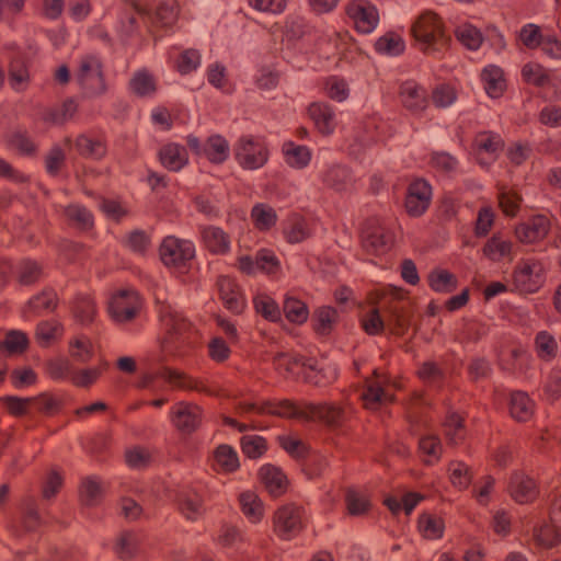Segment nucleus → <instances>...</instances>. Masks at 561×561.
Masks as SVG:
<instances>
[{"mask_svg":"<svg viewBox=\"0 0 561 561\" xmlns=\"http://www.w3.org/2000/svg\"><path fill=\"white\" fill-rule=\"evenodd\" d=\"M251 218L259 230H268L276 224L275 210L266 204H256L251 211Z\"/></svg>","mask_w":561,"mask_h":561,"instance_id":"603ef678","label":"nucleus"},{"mask_svg":"<svg viewBox=\"0 0 561 561\" xmlns=\"http://www.w3.org/2000/svg\"><path fill=\"white\" fill-rule=\"evenodd\" d=\"M161 377L164 378L171 385L183 389L193 390L202 393L213 394L214 392L205 385L201 379L193 378L183 371L164 367Z\"/></svg>","mask_w":561,"mask_h":561,"instance_id":"b1692460","label":"nucleus"},{"mask_svg":"<svg viewBox=\"0 0 561 561\" xmlns=\"http://www.w3.org/2000/svg\"><path fill=\"white\" fill-rule=\"evenodd\" d=\"M413 314L412 302L401 288L393 287L382 298L381 309L369 310L362 319L363 329L369 335H377L385 329L402 336L408 332Z\"/></svg>","mask_w":561,"mask_h":561,"instance_id":"f257e3e1","label":"nucleus"},{"mask_svg":"<svg viewBox=\"0 0 561 561\" xmlns=\"http://www.w3.org/2000/svg\"><path fill=\"white\" fill-rule=\"evenodd\" d=\"M345 503L347 513L352 516L365 515L370 508L369 500L354 489H348L345 493Z\"/></svg>","mask_w":561,"mask_h":561,"instance_id":"5fc2aeb1","label":"nucleus"},{"mask_svg":"<svg viewBox=\"0 0 561 561\" xmlns=\"http://www.w3.org/2000/svg\"><path fill=\"white\" fill-rule=\"evenodd\" d=\"M10 48L15 50L9 64V82L15 91H23L30 81L28 59L14 45Z\"/></svg>","mask_w":561,"mask_h":561,"instance_id":"6ab92c4d","label":"nucleus"},{"mask_svg":"<svg viewBox=\"0 0 561 561\" xmlns=\"http://www.w3.org/2000/svg\"><path fill=\"white\" fill-rule=\"evenodd\" d=\"M503 140L500 135L483 131L476 136L474 146L479 152H486L490 154H495L497 151L503 148Z\"/></svg>","mask_w":561,"mask_h":561,"instance_id":"4d7b16f0","label":"nucleus"},{"mask_svg":"<svg viewBox=\"0 0 561 561\" xmlns=\"http://www.w3.org/2000/svg\"><path fill=\"white\" fill-rule=\"evenodd\" d=\"M322 182L327 187L342 192L352 184V174L345 165L333 164L323 172Z\"/></svg>","mask_w":561,"mask_h":561,"instance_id":"c756f323","label":"nucleus"},{"mask_svg":"<svg viewBox=\"0 0 561 561\" xmlns=\"http://www.w3.org/2000/svg\"><path fill=\"white\" fill-rule=\"evenodd\" d=\"M283 152L286 162L296 169L307 167L311 159V152L306 146L295 145L291 141L284 144Z\"/></svg>","mask_w":561,"mask_h":561,"instance_id":"a19ab883","label":"nucleus"},{"mask_svg":"<svg viewBox=\"0 0 561 561\" xmlns=\"http://www.w3.org/2000/svg\"><path fill=\"white\" fill-rule=\"evenodd\" d=\"M260 478L272 496H280L287 489V479L282 470L273 465H265L260 469Z\"/></svg>","mask_w":561,"mask_h":561,"instance_id":"393cba45","label":"nucleus"},{"mask_svg":"<svg viewBox=\"0 0 561 561\" xmlns=\"http://www.w3.org/2000/svg\"><path fill=\"white\" fill-rule=\"evenodd\" d=\"M308 113L322 135H331L334 131L335 113L329 104L313 102L309 105Z\"/></svg>","mask_w":561,"mask_h":561,"instance_id":"5701e85b","label":"nucleus"},{"mask_svg":"<svg viewBox=\"0 0 561 561\" xmlns=\"http://www.w3.org/2000/svg\"><path fill=\"white\" fill-rule=\"evenodd\" d=\"M239 502L242 513L252 523H259L264 515V506L260 497L251 491L240 494Z\"/></svg>","mask_w":561,"mask_h":561,"instance_id":"ea45409f","label":"nucleus"},{"mask_svg":"<svg viewBox=\"0 0 561 561\" xmlns=\"http://www.w3.org/2000/svg\"><path fill=\"white\" fill-rule=\"evenodd\" d=\"M163 322L167 328V336L162 343L163 352L175 358L184 357L187 354L186 346L190 344L186 334L191 323L176 311L165 312Z\"/></svg>","mask_w":561,"mask_h":561,"instance_id":"20e7f679","label":"nucleus"},{"mask_svg":"<svg viewBox=\"0 0 561 561\" xmlns=\"http://www.w3.org/2000/svg\"><path fill=\"white\" fill-rule=\"evenodd\" d=\"M195 254L194 245L188 240L169 236L160 245V257L164 265L181 268L186 266Z\"/></svg>","mask_w":561,"mask_h":561,"instance_id":"9d476101","label":"nucleus"},{"mask_svg":"<svg viewBox=\"0 0 561 561\" xmlns=\"http://www.w3.org/2000/svg\"><path fill=\"white\" fill-rule=\"evenodd\" d=\"M283 311L288 321L297 324L306 322L309 316L307 305L294 297H287L285 299Z\"/></svg>","mask_w":561,"mask_h":561,"instance_id":"3c124183","label":"nucleus"},{"mask_svg":"<svg viewBox=\"0 0 561 561\" xmlns=\"http://www.w3.org/2000/svg\"><path fill=\"white\" fill-rule=\"evenodd\" d=\"M140 537L131 530L121 531L114 540L113 552L123 561L136 558L140 552Z\"/></svg>","mask_w":561,"mask_h":561,"instance_id":"4be33fe9","label":"nucleus"},{"mask_svg":"<svg viewBox=\"0 0 561 561\" xmlns=\"http://www.w3.org/2000/svg\"><path fill=\"white\" fill-rule=\"evenodd\" d=\"M203 154L213 163H222L229 156V144L224 137L214 135L204 145Z\"/></svg>","mask_w":561,"mask_h":561,"instance_id":"4c0bfd02","label":"nucleus"},{"mask_svg":"<svg viewBox=\"0 0 561 561\" xmlns=\"http://www.w3.org/2000/svg\"><path fill=\"white\" fill-rule=\"evenodd\" d=\"M217 285L225 307L233 313H241L245 307V301L234 279L228 276H220Z\"/></svg>","mask_w":561,"mask_h":561,"instance_id":"a211bd4d","label":"nucleus"},{"mask_svg":"<svg viewBox=\"0 0 561 561\" xmlns=\"http://www.w3.org/2000/svg\"><path fill=\"white\" fill-rule=\"evenodd\" d=\"M234 157L238 163L245 170L262 168L267 159V148L253 137L243 136L234 147Z\"/></svg>","mask_w":561,"mask_h":561,"instance_id":"1a4fd4ad","label":"nucleus"},{"mask_svg":"<svg viewBox=\"0 0 561 561\" xmlns=\"http://www.w3.org/2000/svg\"><path fill=\"white\" fill-rule=\"evenodd\" d=\"M28 345V339L25 333L21 331H10L7 333L5 339L0 343V348H4L10 354L23 353Z\"/></svg>","mask_w":561,"mask_h":561,"instance_id":"e2e57ef3","label":"nucleus"},{"mask_svg":"<svg viewBox=\"0 0 561 561\" xmlns=\"http://www.w3.org/2000/svg\"><path fill=\"white\" fill-rule=\"evenodd\" d=\"M129 88L138 96L152 95L156 90V80L152 75L146 70L137 71L129 81Z\"/></svg>","mask_w":561,"mask_h":561,"instance_id":"c03bdc74","label":"nucleus"},{"mask_svg":"<svg viewBox=\"0 0 561 561\" xmlns=\"http://www.w3.org/2000/svg\"><path fill=\"white\" fill-rule=\"evenodd\" d=\"M445 436L449 444L457 445L463 439V420L456 413H450L444 423Z\"/></svg>","mask_w":561,"mask_h":561,"instance_id":"680f3d73","label":"nucleus"},{"mask_svg":"<svg viewBox=\"0 0 561 561\" xmlns=\"http://www.w3.org/2000/svg\"><path fill=\"white\" fill-rule=\"evenodd\" d=\"M508 491L511 496L520 504L534 501L538 494L534 479L522 472L512 474Z\"/></svg>","mask_w":561,"mask_h":561,"instance_id":"aec40b11","label":"nucleus"},{"mask_svg":"<svg viewBox=\"0 0 561 561\" xmlns=\"http://www.w3.org/2000/svg\"><path fill=\"white\" fill-rule=\"evenodd\" d=\"M304 508L294 503L279 506L273 515V530L283 540H291L304 527Z\"/></svg>","mask_w":561,"mask_h":561,"instance_id":"423d86ee","label":"nucleus"},{"mask_svg":"<svg viewBox=\"0 0 561 561\" xmlns=\"http://www.w3.org/2000/svg\"><path fill=\"white\" fill-rule=\"evenodd\" d=\"M305 357L290 353H277L273 356L275 370L284 377L300 375V368Z\"/></svg>","mask_w":561,"mask_h":561,"instance_id":"c9c22d12","label":"nucleus"},{"mask_svg":"<svg viewBox=\"0 0 561 561\" xmlns=\"http://www.w3.org/2000/svg\"><path fill=\"white\" fill-rule=\"evenodd\" d=\"M241 449L245 456L255 459L266 451V442L259 435H244L241 438Z\"/></svg>","mask_w":561,"mask_h":561,"instance_id":"338daca9","label":"nucleus"},{"mask_svg":"<svg viewBox=\"0 0 561 561\" xmlns=\"http://www.w3.org/2000/svg\"><path fill=\"white\" fill-rule=\"evenodd\" d=\"M78 153L85 159L100 160L106 154V145L99 138L79 135L75 140Z\"/></svg>","mask_w":561,"mask_h":561,"instance_id":"473e14b6","label":"nucleus"},{"mask_svg":"<svg viewBox=\"0 0 561 561\" xmlns=\"http://www.w3.org/2000/svg\"><path fill=\"white\" fill-rule=\"evenodd\" d=\"M161 163L170 171L181 170L188 161L186 148L178 144H168L159 151Z\"/></svg>","mask_w":561,"mask_h":561,"instance_id":"7c9ffc66","label":"nucleus"},{"mask_svg":"<svg viewBox=\"0 0 561 561\" xmlns=\"http://www.w3.org/2000/svg\"><path fill=\"white\" fill-rule=\"evenodd\" d=\"M203 409L190 402H179L171 410V421L175 428L183 434H192L202 424Z\"/></svg>","mask_w":561,"mask_h":561,"instance_id":"f8f14e48","label":"nucleus"},{"mask_svg":"<svg viewBox=\"0 0 561 561\" xmlns=\"http://www.w3.org/2000/svg\"><path fill=\"white\" fill-rule=\"evenodd\" d=\"M360 399L366 409L376 410L382 403L391 401L392 397H389L377 382H370L363 390Z\"/></svg>","mask_w":561,"mask_h":561,"instance_id":"de8ad7c7","label":"nucleus"},{"mask_svg":"<svg viewBox=\"0 0 561 561\" xmlns=\"http://www.w3.org/2000/svg\"><path fill=\"white\" fill-rule=\"evenodd\" d=\"M550 230V221L543 215L531 217L516 228V236L522 242L531 243L546 238Z\"/></svg>","mask_w":561,"mask_h":561,"instance_id":"412c9836","label":"nucleus"},{"mask_svg":"<svg viewBox=\"0 0 561 561\" xmlns=\"http://www.w3.org/2000/svg\"><path fill=\"white\" fill-rule=\"evenodd\" d=\"M411 32L421 49L427 54L444 50L450 41L440 19L432 11L423 12L413 23Z\"/></svg>","mask_w":561,"mask_h":561,"instance_id":"f03ea898","label":"nucleus"},{"mask_svg":"<svg viewBox=\"0 0 561 561\" xmlns=\"http://www.w3.org/2000/svg\"><path fill=\"white\" fill-rule=\"evenodd\" d=\"M64 215L69 225L80 230H89L94 225L91 211L80 204H70L66 206Z\"/></svg>","mask_w":561,"mask_h":561,"instance_id":"f704fd0d","label":"nucleus"},{"mask_svg":"<svg viewBox=\"0 0 561 561\" xmlns=\"http://www.w3.org/2000/svg\"><path fill=\"white\" fill-rule=\"evenodd\" d=\"M8 145L24 156H34L37 150L36 145L26 131L16 130L12 133L8 139Z\"/></svg>","mask_w":561,"mask_h":561,"instance_id":"13d9d810","label":"nucleus"},{"mask_svg":"<svg viewBox=\"0 0 561 561\" xmlns=\"http://www.w3.org/2000/svg\"><path fill=\"white\" fill-rule=\"evenodd\" d=\"M205 247L214 254H225L230 249L229 236L218 227H206L203 230Z\"/></svg>","mask_w":561,"mask_h":561,"instance_id":"72a5a7b5","label":"nucleus"},{"mask_svg":"<svg viewBox=\"0 0 561 561\" xmlns=\"http://www.w3.org/2000/svg\"><path fill=\"white\" fill-rule=\"evenodd\" d=\"M77 80L87 98L99 96L106 92L102 62L96 56L88 55L81 59Z\"/></svg>","mask_w":561,"mask_h":561,"instance_id":"39448f33","label":"nucleus"},{"mask_svg":"<svg viewBox=\"0 0 561 561\" xmlns=\"http://www.w3.org/2000/svg\"><path fill=\"white\" fill-rule=\"evenodd\" d=\"M537 355L542 360H551L557 356L558 344L556 339L547 331H540L535 339Z\"/></svg>","mask_w":561,"mask_h":561,"instance_id":"8fccbe9b","label":"nucleus"},{"mask_svg":"<svg viewBox=\"0 0 561 561\" xmlns=\"http://www.w3.org/2000/svg\"><path fill=\"white\" fill-rule=\"evenodd\" d=\"M432 198L431 185L422 179L410 183L405 196V210L411 217L422 216L428 208Z\"/></svg>","mask_w":561,"mask_h":561,"instance_id":"ddd939ff","label":"nucleus"},{"mask_svg":"<svg viewBox=\"0 0 561 561\" xmlns=\"http://www.w3.org/2000/svg\"><path fill=\"white\" fill-rule=\"evenodd\" d=\"M73 313L81 323L92 322L95 314V306L93 300L88 296H79L73 305Z\"/></svg>","mask_w":561,"mask_h":561,"instance_id":"774afa93","label":"nucleus"},{"mask_svg":"<svg viewBox=\"0 0 561 561\" xmlns=\"http://www.w3.org/2000/svg\"><path fill=\"white\" fill-rule=\"evenodd\" d=\"M215 460L225 472L236 471L240 463L236 450L229 445H219L215 450Z\"/></svg>","mask_w":561,"mask_h":561,"instance_id":"864d4df0","label":"nucleus"},{"mask_svg":"<svg viewBox=\"0 0 561 561\" xmlns=\"http://www.w3.org/2000/svg\"><path fill=\"white\" fill-rule=\"evenodd\" d=\"M131 7L147 24L149 32L154 28H169L178 20L176 0H129Z\"/></svg>","mask_w":561,"mask_h":561,"instance_id":"7ed1b4c3","label":"nucleus"},{"mask_svg":"<svg viewBox=\"0 0 561 561\" xmlns=\"http://www.w3.org/2000/svg\"><path fill=\"white\" fill-rule=\"evenodd\" d=\"M101 482L96 477H87L79 488L80 502L84 506H95L102 499Z\"/></svg>","mask_w":561,"mask_h":561,"instance_id":"58836bf2","label":"nucleus"},{"mask_svg":"<svg viewBox=\"0 0 561 561\" xmlns=\"http://www.w3.org/2000/svg\"><path fill=\"white\" fill-rule=\"evenodd\" d=\"M401 104L412 114H421L427 107V92L413 80L401 83L399 90Z\"/></svg>","mask_w":561,"mask_h":561,"instance_id":"dca6fc26","label":"nucleus"},{"mask_svg":"<svg viewBox=\"0 0 561 561\" xmlns=\"http://www.w3.org/2000/svg\"><path fill=\"white\" fill-rule=\"evenodd\" d=\"M58 305V296L53 288H45L33 296L24 307V314L38 316L42 311H54Z\"/></svg>","mask_w":561,"mask_h":561,"instance_id":"bb28decb","label":"nucleus"},{"mask_svg":"<svg viewBox=\"0 0 561 561\" xmlns=\"http://www.w3.org/2000/svg\"><path fill=\"white\" fill-rule=\"evenodd\" d=\"M78 105L73 99L66 100L60 106L46 107L41 112V118L45 123L62 125L73 117Z\"/></svg>","mask_w":561,"mask_h":561,"instance_id":"2f4dec72","label":"nucleus"},{"mask_svg":"<svg viewBox=\"0 0 561 561\" xmlns=\"http://www.w3.org/2000/svg\"><path fill=\"white\" fill-rule=\"evenodd\" d=\"M561 528L558 524L543 525L539 529L535 530V539L538 545L545 548H551L557 546L561 541Z\"/></svg>","mask_w":561,"mask_h":561,"instance_id":"052dcab7","label":"nucleus"},{"mask_svg":"<svg viewBox=\"0 0 561 561\" xmlns=\"http://www.w3.org/2000/svg\"><path fill=\"white\" fill-rule=\"evenodd\" d=\"M337 320V311L332 307H321L313 314V329L319 335H328Z\"/></svg>","mask_w":561,"mask_h":561,"instance_id":"79ce46f5","label":"nucleus"},{"mask_svg":"<svg viewBox=\"0 0 561 561\" xmlns=\"http://www.w3.org/2000/svg\"><path fill=\"white\" fill-rule=\"evenodd\" d=\"M445 529L444 520L432 514H422L419 517V530L426 539H439Z\"/></svg>","mask_w":561,"mask_h":561,"instance_id":"37998d69","label":"nucleus"},{"mask_svg":"<svg viewBox=\"0 0 561 561\" xmlns=\"http://www.w3.org/2000/svg\"><path fill=\"white\" fill-rule=\"evenodd\" d=\"M514 285L520 293H535L543 282V266L535 260H524L515 268Z\"/></svg>","mask_w":561,"mask_h":561,"instance_id":"9b49d317","label":"nucleus"},{"mask_svg":"<svg viewBox=\"0 0 561 561\" xmlns=\"http://www.w3.org/2000/svg\"><path fill=\"white\" fill-rule=\"evenodd\" d=\"M176 503L185 518L195 520L203 513V497L193 490H183L176 494Z\"/></svg>","mask_w":561,"mask_h":561,"instance_id":"a878e982","label":"nucleus"},{"mask_svg":"<svg viewBox=\"0 0 561 561\" xmlns=\"http://www.w3.org/2000/svg\"><path fill=\"white\" fill-rule=\"evenodd\" d=\"M346 14L362 33L371 32L378 23L377 9L367 1H354L346 7Z\"/></svg>","mask_w":561,"mask_h":561,"instance_id":"2eb2a0df","label":"nucleus"},{"mask_svg":"<svg viewBox=\"0 0 561 561\" xmlns=\"http://www.w3.org/2000/svg\"><path fill=\"white\" fill-rule=\"evenodd\" d=\"M535 403L520 390L513 391L510 398V413L518 422H527L534 414Z\"/></svg>","mask_w":561,"mask_h":561,"instance_id":"c85d7f7f","label":"nucleus"},{"mask_svg":"<svg viewBox=\"0 0 561 561\" xmlns=\"http://www.w3.org/2000/svg\"><path fill=\"white\" fill-rule=\"evenodd\" d=\"M284 233L289 243H298L310 237V229L305 218L295 215L288 219Z\"/></svg>","mask_w":561,"mask_h":561,"instance_id":"a18cd8bd","label":"nucleus"},{"mask_svg":"<svg viewBox=\"0 0 561 561\" xmlns=\"http://www.w3.org/2000/svg\"><path fill=\"white\" fill-rule=\"evenodd\" d=\"M428 283L433 290L451 293L457 288V278L446 270H435L428 275Z\"/></svg>","mask_w":561,"mask_h":561,"instance_id":"09e8293b","label":"nucleus"},{"mask_svg":"<svg viewBox=\"0 0 561 561\" xmlns=\"http://www.w3.org/2000/svg\"><path fill=\"white\" fill-rule=\"evenodd\" d=\"M307 421H318L331 428L341 427L347 420L345 409L336 403H308Z\"/></svg>","mask_w":561,"mask_h":561,"instance_id":"4468645a","label":"nucleus"},{"mask_svg":"<svg viewBox=\"0 0 561 561\" xmlns=\"http://www.w3.org/2000/svg\"><path fill=\"white\" fill-rule=\"evenodd\" d=\"M304 381L314 386H323L329 379L322 374V369L318 368L317 360L313 358H305L300 368Z\"/></svg>","mask_w":561,"mask_h":561,"instance_id":"0e129e2a","label":"nucleus"},{"mask_svg":"<svg viewBox=\"0 0 561 561\" xmlns=\"http://www.w3.org/2000/svg\"><path fill=\"white\" fill-rule=\"evenodd\" d=\"M455 34L457 39L469 49H478L482 44L481 32L473 25H461L457 27Z\"/></svg>","mask_w":561,"mask_h":561,"instance_id":"bf43d9fd","label":"nucleus"},{"mask_svg":"<svg viewBox=\"0 0 561 561\" xmlns=\"http://www.w3.org/2000/svg\"><path fill=\"white\" fill-rule=\"evenodd\" d=\"M141 309L139 295L131 289H121L115 293L108 302V313L117 323L133 321Z\"/></svg>","mask_w":561,"mask_h":561,"instance_id":"6e6552de","label":"nucleus"},{"mask_svg":"<svg viewBox=\"0 0 561 561\" xmlns=\"http://www.w3.org/2000/svg\"><path fill=\"white\" fill-rule=\"evenodd\" d=\"M16 282L21 286H32L43 277V266L35 260L22 259L14 270Z\"/></svg>","mask_w":561,"mask_h":561,"instance_id":"cd10ccee","label":"nucleus"},{"mask_svg":"<svg viewBox=\"0 0 561 561\" xmlns=\"http://www.w3.org/2000/svg\"><path fill=\"white\" fill-rule=\"evenodd\" d=\"M307 404L304 403L301 407L297 405L294 401L284 399L278 402L266 401L260 405L259 414H271L286 419H297L307 421Z\"/></svg>","mask_w":561,"mask_h":561,"instance_id":"f3484780","label":"nucleus"},{"mask_svg":"<svg viewBox=\"0 0 561 561\" xmlns=\"http://www.w3.org/2000/svg\"><path fill=\"white\" fill-rule=\"evenodd\" d=\"M393 244L392 232L379 219H368L362 229V245L369 254H382Z\"/></svg>","mask_w":561,"mask_h":561,"instance_id":"0eeeda50","label":"nucleus"},{"mask_svg":"<svg viewBox=\"0 0 561 561\" xmlns=\"http://www.w3.org/2000/svg\"><path fill=\"white\" fill-rule=\"evenodd\" d=\"M61 334V325L56 321H42L36 328V340L42 346H48Z\"/></svg>","mask_w":561,"mask_h":561,"instance_id":"69168bd1","label":"nucleus"},{"mask_svg":"<svg viewBox=\"0 0 561 561\" xmlns=\"http://www.w3.org/2000/svg\"><path fill=\"white\" fill-rule=\"evenodd\" d=\"M254 308L257 313L268 321L276 322L280 320V309L278 305L267 295H257L254 298Z\"/></svg>","mask_w":561,"mask_h":561,"instance_id":"6e6d98bb","label":"nucleus"},{"mask_svg":"<svg viewBox=\"0 0 561 561\" xmlns=\"http://www.w3.org/2000/svg\"><path fill=\"white\" fill-rule=\"evenodd\" d=\"M484 82V89L491 98H499L505 89V80L503 71L500 67L490 65L485 67L481 73Z\"/></svg>","mask_w":561,"mask_h":561,"instance_id":"e433bc0d","label":"nucleus"},{"mask_svg":"<svg viewBox=\"0 0 561 561\" xmlns=\"http://www.w3.org/2000/svg\"><path fill=\"white\" fill-rule=\"evenodd\" d=\"M375 48L379 54L398 56L404 51L405 44L400 35L390 32L376 41Z\"/></svg>","mask_w":561,"mask_h":561,"instance_id":"49530a36","label":"nucleus"}]
</instances>
